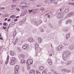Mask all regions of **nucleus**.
<instances>
[{"instance_id":"1","label":"nucleus","mask_w":74,"mask_h":74,"mask_svg":"<svg viewBox=\"0 0 74 74\" xmlns=\"http://www.w3.org/2000/svg\"><path fill=\"white\" fill-rule=\"evenodd\" d=\"M10 60L11 63H10V64H11V65H14V64L16 63V59L15 57L12 58Z\"/></svg>"},{"instance_id":"2","label":"nucleus","mask_w":74,"mask_h":74,"mask_svg":"<svg viewBox=\"0 0 74 74\" xmlns=\"http://www.w3.org/2000/svg\"><path fill=\"white\" fill-rule=\"evenodd\" d=\"M70 55H73L71 53H70L69 51H65V52H64L62 53V56H69Z\"/></svg>"},{"instance_id":"3","label":"nucleus","mask_w":74,"mask_h":74,"mask_svg":"<svg viewBox=\"0 0 74 74\" xmlns=\"http://www.w3.org/2000/svg\"><path fill=\"white\" fill-rule=\"evenodd\" d=\"M33 63V60L31 59H28L26 61V64L28 65H31Z\"/></svg>"},{"instance_id":"4","label":"nucleus","mask_w":74,"mask_h":74,"mask_svg":"<svg viewBox=\"0 0 74 74\" xmlns=\"http://www.w3.org/2000/svg\"><path fill=\"white\" fill-rule=\"evenodd\" d=\"M63 48V46L62 45H60L59 46L57 49L58 51H60V50L62 49Z\"/></svg>"},{"instance_id":"5","label":"nucleus","mask_w":74,"mask_h":74,"mask_svg":"<svg viewBox=\"0 0 74 74\" xmlns=\"http://www.w3.org/2000/svg\"><path fill=\"white\" fill-rule=\"evenodd\" d=\"M63 14H62V13L58 14V17L59 19L63 18Z\"/></svg>"},{"instance_id":"6","label":"nucleus","mask_w":74,"mask_h":74,"mask_svg":"<svg viewBox=\"0 0 74 74\" xmlns=\"http://www.w3.org/2000/svg\"><path fill=\"white\" fill-rule=\"evenodd\" d=\"M48 62L49 65H52V60L51 59L49 58L48 60Z\"/></svg>"},{"instance_id":"7","label":"nucleus","mask_w":74,"mask_h":74,"mask_svg":"<svg viewBox=\"0 0 74 74\" xmlns=\"http://www.w3.org/2000/svg\"><path fill=\"white\" fill-rule=\"evenodd\" d=\"M28 47H29L28 45H25L23 46L22 48L23 49H26L28 48Z\"/></svg>"},{"instance_id":"8","label":"nucleus","mask_w":74,"mask_h":74,"mask_svg":"<svg viewBox=\"0 0 74 74\" xmlns=\"http://www.w3.org/2000/svg\"><path fill=\"white\" fill-rule=\"evenodd\" d=\"M28 41L29 42H34V41L33 40V39L32 38H28Z\"/></svg>"},{"instance_id":"9","label":"nucleus","mask_w":74,"mask_h":74,"mask_svg":"<svg viewBox=\"0 0 74 74\" xmlns=\"http://www.w3.org/2000/svg\"><path fill=\"white\" fill-rule=\"evenodd\" d=\"M29 74H35V71L34 70H31L30 71Z\"/></svg>"},{"instance_id":"10","label":"nucleus","mask_w":74,"mask_h":74,"mask_svg":"<svg viewBox=\"0 0 74 74\" xmlns=\"http://www.w3.org/2000/svg\"><path fill=\"white\" fill-rule=\"evenodd\" d=\"M63 71H64V72H66L67 73H70L71 72V70H67L66 69H63Z\"/></svg>"},{"instance_id":"11","label":"nucleus","mask_w":74,"mask_h":74,"mask_svg":"<svg viewBox=\"0 0 74 74\" xmlns=\"http://www.w3.org/2000/svg\"><path fill=\"white\" fill-rule=\"evenodd\" d=\"M71 23V20L67 21L66 22V24H70Z\"/></svg>"},{"instance_id":"12","label":"nucleus","mask_w":74,"mask_h":74,"mask_svg":"<svg viewBox=\"0 0 74 74\" xmlns=\"http://www.w3.org/2000/svg\"><path fill=\"white\" fill-rule=\"evenodd\" d=\"M69 48L71 50H73L74 49V46H73V45H70L69 47Z\"/></svg>"},{"instance_id":"13","label":"nucleus","mask_w":74,"mask_h":74,"mask_svg":"<svg viewBox=\"0 0 74 74\" xmlns=\"http://www.w3.org/2000/svg\"><path fill=\"white\" fill-rule=\"evenodd\" d=\"M10 58V57L9 56H8L7 58V60L5 62V64H7L8 63V60Z\"/></svg>"},{"instance_id":"14","label":"nucleus","mask_w":74,"mask_h":74,"mask_svg":"<svg viewBox=\"0 0 74 74\" xmlns=\"http://www.w3.org/2000/svg\"><path fill=\"white\" fill-rule=\"evenodd\" d=\"M38 42H39V43H41L42 42V39L40 38H38Z\"/></svg>"},{"instance_id":"15","label":"nucleus","mask_w":74,"mask_h":74,"mask_svg":"<svg viewBox=\"0 0 74 74\" xmlns=\"http://www.w3.org/2000/svg\"><path fill=\"white\" fill-rule=\"evenodd\" d=\"M19 69V66L16 65L15 66V70H18Z\"/></svg>"},{"instance_id":"16","label":"nucleus","mask_w":74,"mask_h":74,"mask_svg":"<svg viewBox=\"0 0 74 74\" xmlns=\"http://www.w3.org/2000/svg\"><path fill=\"white\" fill-rule=\"evenodd\" d=\"M44 69V67L41 66L39 68L38 70H42Z\"/></svg>"},{"instance_id":"17","label":"nucleus","mask_w":74,"mask_h":74,"mask_svg":"<svg viewBox=\"0 0 74 74\" xmlns=\"http://www.w3.org/2000/svg\"><path fill=\"white\" fill-rule=\"evenodd\" d=\"M70 34H67L66 35V39H68V38H69V37H70Z\"/></svg>"},{"instance_id":"18","label":"nucleus","mask_w":74,"mask_h":74,"mask_svg":"<svg viewBox=\"0 0 74 74\" xmlns=\"http://www.w3.org/2000/svg\"><path fill=\"white\" fill-rule=\"evenodd\" d=\"M67 57H66V56H62V58L63 59V60H67Z\"/></svg>"},{"instance_id":"19","label":"nucleus","mask_w":74,"mask_h":74,"mask_svg":"<svg viewBox=\"0 0 74 74\" xmlns=\"http://www.w3.org/2000/svg\"><path fill=\"white\" fill-rule=\"evenodd\" d=\"M10 53L11 56H14V53H13V51H10Z\"/></svg>"},{"instance_id":"20","label":"nucleus","mask_w":74,"mask_h":74,"mask_svg":"<svg viewBox=\"0 0 74 74\" xmlns=\"http://www.w3.org/2000/svg\"><path fill=\"white\" fill-rule=\"evenodd\" d=\"M21 63H25L26 61L24 59L22 60L21 61Z\"/></svg>"},{"instance_id":"21","label":"nucleus","mask_w":74,"mask_h":74,"mask_svg":"<svg viewBox=\"0 0 74 74\" xmlns=\"http://www.w3.org/2000/svg\"><path fill=\"white\" fill-rule=\"evenodd\" d=\"M50 0V2L51 3H55V0H49V1Z\"/></svg>"},{"instance_id":"22","label":"nucleus","mask_w":74,"mask_h":74,"mask_svg":"<svg viewBox=\"0 0 74 74\" xmlns=\"http://www.w3.org/2000/svg\"><path fill=\"white\" fill-rule=\"evenodd\" d=\"M65 12H69V9H65L64 10Z\"/></svg>"},{"instance_id":"23","label":"nucleus","mask_w":74,"mask_h":74,"mask_svg":"<svg viewBox=\"0 0 74 74\" xmlns=\"http://www.w3.org/2000/svg\"><path fill=\"white\" fill-rule=\"evenodd\" d=\"M25 14H26V12H24V13H23L21 14V15L22 16H24V15H25Z\"/></svg>"},{"instance_id":"24","label":"nucleus","mask_w":74,"mask_h":74,"mask_svg":"<svg viewBox=\"0 0 74 74\" xmlns=\"http://www.w3.org/2000/svg\"><path fill=\"white\" fill-rule=\"evenodd\" d=\"M49 1V0H46L45 1V3L46 4H48V3H49V1Z\"/></svg>"},{"instance_id":"25","label":"nucleus","mask_w":74,"mask_h":74,"mask_svg":"<svg viewBox=\"0 0 74 74\" xmlns=\"http://www.w3.org/2000/svg\"><path fill=\"white\" fill-rule=\"evenodd\" d=\"M15 74H18V70H15Z\"/></svg>"},{"instance_id":"26","label":"nucleus","mask_w":74,"mask_h":74,"mask_svg":"<svg viewBox=\"0 0 74 74\" xmlns=\"http://www.w3.org/2000/svg\"><path fill=\"white\" fill-rule=\"evenodd\" d=\"M36 74H41L40 72L38 71V70L36 71Z\"/></svg>"},{"instance_id":"27","label":"nucleus","mask_w":74,"mask_h":74,"mask_svg":"<svg viewBox=\"0 0 74 74\" xmlns=\"http://www.w3.org/2000/svg\"><path fill=\"white\" fill-rule=\"evenodd\" d=\"M64 45H65V46H68L69 45V44L67 43H64Z\"/></svg>"},{"instance_id":"28","label":"nucleus","mask_w":74,"mask_h":74,"mask_svg":"<svg viewBox=\"0 0 74 74\" xmlns=\"http://www.w3.org/2000/svg\"><path fill=\"white\" fill-rule=\"evenodd\" d=\"M42 22V21H39L37 23V24H38V23H39V24H41V23Z\"/></svg>"},{"instance_id":"29","label":"nucleus","mask_w":74,"mask_h":74,"mask_svg":"<svg viewBox=\"0 0 74 74\" xmlns=\"http://www.w3.org/2000/svg\"><path fill=\"white\" fill-rule=\"evenodd\" d=\"M71 14H70V13H68V14L67 15V17H70V16H71Z\"/></svg>"},{"instance_id":"30","label":"nucleus","mask_w":74,"mask_h":74,"mask_svg":"<svg viewBox=\"0 0 74 74\" xmlns=\"http://www.w3.org/2000/svg\"><path fill=\"white\" fill-rule=\"evenodd\" d=\"M16 31H15L13 33L14 36H16Z\"/></svg>"},{"instance_id":"31","label":"nucleus","mask_w":74,"mask_h":74,"mask_svg":"<svg viewBox=\"0 0 74 74\" xmlns=\"http://www.w3.org/2000/svg\"><path fill=\"white\" fill-rule=\"evenodd\" d=\"M18 41V38L16 37L15 40V42H17Z\"/></svg>"},{"instance_id":"32","label":"nucleus","mask_w":74,"mask_h":74,"mask_svg":"<svg viewBox=\"0 0 74 74\" xmlns=\"http://www.w3.org/2000/svg\"><path fill=\"white\" fill-rule=\"evenodd\" d=\"M40 31L41 32H44V29H43V28H41L40 29Z\"/></svg>"},{"instance_id":"33","label":"nucleus","mask_w":74,"mask_h":74,"mask_svg":"<svg viewBox=\"0 0 74 74\" xmlns=\"http://www.w3.org/2000/svg\"><path fill=\"white\" fill-rule=\"evenodd\" d=\"M42 74H47V72H44L43 71L42 72Z\"/></svg>"},{"instance_id":"34","label":"nucleus","mask_w":74,"mask_h":74,"mask_svg":"<svg viewBox=\"0 0 74 74\" xmlns=\"http://www.w3.org/2000/svg\"><path fill=\"white\" fill-rule=\"evenodd\" d=\"M16 10L18 11H20V9H19L18 8H16Z\"/></svg>"},{"instance_id":"35","label":"nucleus","mask_w":74,"mask_h":74,"mask_svg":"<svg viewBox=\"0 0 74 74\" xmlns=\"http://www.w3.org/2000/svg\"><path fill=\"white\" fill-rule=\"evenodd\" d=\"M71 15H73L74 13L73 12H71L70 13H69Z\"/></svg>"},{"instance_id":"36","label":"nucleus","mask_w":74,"mask_h":74,"mask_svg":"<svg viewBox=\"0 0 74 74\" xmlns=\"http://www.w3.org/2000/svg\"><path fill=\"white\" fill-rule=\"evenodd\" d=\"M71 61H69L68 62V64H71Z\"/></svg>"},{"instance_id":"37","label":"nucleus","mask_w":74,"mask_h":74,"mask_svg":"<svg viewBox=\"0 0 74 74\" xmlns=\"http://www.w3.org/2000/svg\"><path fill=\"white\" fill-rule=\"evenodd\" d=\"M38 45L36 43L35 44V47H38Z\"/></svg>"},{"instance_id":"38","label":"nucleus","mask_w":74,"mask_h":74,"mask_svg":"<svg viewBox=\"0 0 74 74\" xmlns=\"http://www.w3.org/2000/svg\"><path fill=\"white\" fill-rule=\"evenodd\" d=\"M23 23H22V22L21 21L19 23V25H22Z\"/></svg>"},{"instance_id":"39","label":"nucleus","mask_w":74,"mask_h":74,"mask_svg":"<svg viewBox=\"0 0 74 74\" xmlns=\"http://www.w3.org/2000/svg\"><path fill=\"white\" fill-rule=\"evenodd\" d=\"M73 3H68V4H69V5H72V4Z\"/></svg>"},{"instance_id":"40","label":"nucleus","mask_w":74,"mask_h":74,"mask_svg":"<svg viewBox=\"0 0 74 74\" xmlns=\"http://www.w3.org/2000/svg\"><path fill=\"white\" fill-rule=\"evenodd\" d=\"M24 3V2L23 1H22L21 2V5H23V4H24V3Z\"/></svg>"},{"instance_id":"41","label":"nucleus","mask_w":74,"mask_h":74,"mask_svg":"<svg viewBox=\"0 0 74 74\" xmlns=\"http://www.w3.org/2000/svg\"><path fill=\"white\" fill-rule=\"evenodd\" d=\"M25 8V6H22V8L23 10H24Z\"/></svg>"},{"instance_id":"42","label":"nucleus","mask_w":74,"mask_h":74,"mask_svg":"<svg viewBox=\"0 0 74 74\" xmlns=\"http://www.w3.org/2000/svg\"><path fill=\"white\" fill-rule=\"evenodd\" d=\"M38 49V47H35V49L36 50H37V49Z\"/></svg>"},{"instance_id":"43","label":"nucleus","mask_w":74,"mask_h":74,"mask_svg":"<svg viewBox=\"0 0 74 74\" xmlns=\"http://www.w3.org/2000/svg\"><path fill=\"white\" fill-rule=\"evenodd\" d=\"M40 10H41V11H44V8H41L40 9Z\"/></svg>"},{"instance_id":"44","label":"nucleus","mask_w":74,"mask_h":74,"mask_svg":"<svg viewBox=\"0 0 74 74\" xmlns=\"http://www.w3.org/2000/svg\"><path fill=\"white\" fill-rule=\"evenodd\" d=\"M38 10V9H34L33 10V11H37Z\"/></svg>"},{"instance_id":"45","label":"nucleus","mask_w":74,"mask_h":74,"mask_svg":"<svg viewBox=\"0 0 74 74\" xmlns=\"http://www.w3.org/2000/svg\"><path fill=\"white\" fill-rule=\"evenodd\" d=\"M18 21V19H16L14 20V22H16V21Z\"/></svg>"},{"instance_id":"46","label":"nucleus","mask_w":74,"mask_h":74,"mask_svg":"<svg viewBox=\"0 0 74 74\" xmlns=\"http://www.w3.org/2000/svg\"><path fill=\"white\" fill-rule=\"evenodd\" d=\"M47 69H45L44 71H44V72H47Z\"/></svg>"},{"instance_id":"47","label":"nucleus","mask_w":74,"mask_h":74,"mask_svg":"<svg viewBox=\"0 0 74 74\" xmlns=\"http://www.w3.org/2000/svg\"><path fill=\"white\" fill-rule=\"evenodd\" d=\"M3 29H5L7 28V27H3Z\"/></svg>"},{"instance_id":"48","label":"nucleus","mask_w":74,"mask_h":74,"mask_svg":"<svg viewBox=\"0 0 74 74\" xmlns=\"http://www.w3.org/2000/svg\"><path fill=\"white\" fill-rule=\"evenodd\" d=\"M22 71H23V72H25V69H24V68L22 69Z\"/></svg>"},{"instance_id":"49","label":"nucleus","mask_w":74,"mask_h":74,"mask_svg":"<svg viewBox=\"0 0 74 74\" xmlns=\"http://www.w3.org/2000/svg\"><path fill=\"white\" fill-rule=\"evenodd\" d=\"M30 66H28V67H27L28 70H30Z\"/></svg>"},{"instance_id":"50","label":"nucleus","mask_w":74,"mask_h":74,"mask_svg":"<svg viewBox=\"0 0 74 74\" xmlns=\"http://www.w3.org/2000/svg\"><path fill=\"white\" fill-rule=\"evenodd\" d=\"M3 25H4V26H6V23H4Z\"/></svg>"},{"instance_id":"51","label":"nucleus","mask_w":74,"mask_h":74,"mask_svg":"<svg viewBox=\"0 0 74 74\" xmlns=\"http://www.w3.org/2000/svg\"><path fill=\"white\" fill-rule=\"evenodd\" d=\"M35 12H35V11L33 10V11H32L33 14H34V13H35Z\"/></svg>"},{"instance_id":"52","label":"nucleus","mask_w":74,"mask_h":74,"mask_svg":"<svg viewBox=\"0 0 74 74\" xmlns=\"http://www.w3.org/2000/svg\"><path fill=\"white\" fill-rule=\"evenodd\" d=\"M12 18H15V17L14 16V15H12Z\"/></svg>"},{"instance_id":"53","label":"nucleus","mask_w":74,"mask_h":74,"mask_svg":"<svg viewBox=\"0 0 74 74\" xmlns=\"http://www.w3.org/2000/svg\"><path fill=\"white\" fill-rule=\"evenodd\" d=\"M15 7V5H13L12 6L11 8H13V7Z\"/></svg>"},{"instance_id":"54","label":"nucleus","mask_w":74,"mask_h":74,"mask_svg":"<svg viewBox=\"0 0 74 74\" xmlns=\"http://www.w3.org/2000/svg\"><path fill=\"white\" fill-rule=\"evenodd\" d=\"M33 11V10H30V11H29V12H32Z\"/></svg>"},{"instance_id":"55","label":"nucleus","mask_w":74,"mask_h":74,"mask_svg":"<svg viewBox=\"0 0 74 74\" xmlns=\"http://www.w3.org/2000/svg\"><path fill=\"white\" fill-rule=\"evenodd\" d=\"M50 17V15H48V18H49V17Z\"/></svg>"},{"instance_id":"56","label":"nucleus","mask_w":74,"mask_h":74,"mask_svg":"<svg viewBox=\"0 0 74 74\" xmlns=\"http://www.w3.org/2000/svg\"><path fill=\"white\" fill-rule=\"evenodd\" d=\"M51 23H49V27H50L51 26Z\"/></svg>"},{"instance_id":"57","label":"nucleus","mask_w":74,"mask_h":74,"mask_svg":"<svg viewBox=\"0 0 74 74\" xmlns=\"http://www.w3.org/2000/svg\"><path fill=\"white\" fill-rule=\"evenodd\" d=\"M48 15V13H47V14H45V16H47V15Z\"/></svg>"},{"instance_id":"58","label":"nucleus","mask_w":74,"mask_h":74,"mask_svg":"<svg viewBox=\"0 0 74 74\" xmlns=\"http://www.w3.org/2000/svg\"><path fill=\"white\" fill-rule=\"evenodd\" d=\"M17 49L19 50H20V48H19V47H18L17 48Z\"/></svg>"},{"instance_id":"59","label":"nucleus","mask_w":74,"mask_h":74,"mask_svg":"<svg viewBox=\"0 0 74 74\" xmlns=\"http://www.w3.org/2000/svg\"><path fill=\"white\" fill-rule=\"evenodd\" d=\"M51 71H54V70H53V69H51Z\"/></svg>"},{"instance_id":"60","label":"nucleus","mask_w":74,"mask_h":74,"mask_svg":"<svg viewBox=\"0 0 74 74\" xmlns=\"http://www.w3.org/2000/svg\"><path fill=\"white\" fill-rule=\"evenodd\" d=\"M18 51H19V52H21V51H22V50L21 49H20V50H19Z\"/></svg>"},{"instance_id":"61","label":"nucleus","mask_w":74,"mask_h":74,"mask_svg":"<svg viewBox=\"0 0 74 74\" xmlns=\"http://www.w3.org/2000/svg\"><path fill=\"white\" fill-rule=\"evenodd\" d=\"M40 6H41V5H37L36 7H40Z\"/></svg>"},{"instance_id":"62","label":"nucleus","mask_w":74,"mask_h":74,"mask_svg":"<svg viewBox=\"0 0 74 74\" xmlns=\"http://www.w3.org/2000/svg\"><path fill=\"white\" fill-rule=\"evenodd\" d=\"M72 71H73V73H74V68H73V69Z\"/></svg>"},{"instance_id":"63","label":"nucleus","mask_w":74,"mask_h":74,"mask_svg":"<svg viewBox=\"0 0 74 74\" xmlns=\"http://www.w3.org/2000/svg\"><path fill=\"white\" fill-rule=\"evenodd\" d=\"M10 19H9L8 20V21L9 22H10Z\"/></svg>"},{"instance_id":"64","label":"nucleus","mask_w":74,"mask_h":74,"mask_svg":"<svg viewBox=\"0 0 74 74\" xmlns=\"http://www.w3.org/2000/svg\"><path fill=\"white\" fill-rule=\"evenodd\" d=\"M72 5H73L74 6V3H72Z\"/></svg>"}]
</instances>
